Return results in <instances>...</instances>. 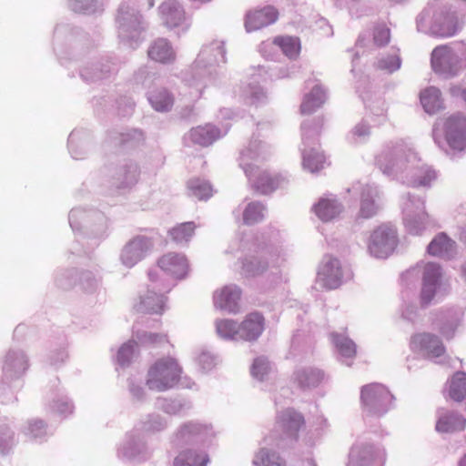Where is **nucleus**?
<instances>
[{"instance_id": "53", "label": "nucleus", "mask_w": 466, "mask_h": 466, "mask_svg": "<svg viewBox=\"0 0 466 466\" xmlns=\"http://www.w3.org/2000/svg\"><path fill=\"white\" fill-rule=\"evenodd\" d=\"M409 201L411 203V204H414L413 203V200L411 199L410 196L409 197Z\"/></svg>"}, {"instance_id": "31", "label": "nucleus", "mask_w": 466, "mask_h": 466, "mask_svg": "<svg viewBox=\"0 0 466 466\" xmlns=\"http://www.w3.org/2000/svg\"><path fill=\"white\" fill-rule=\"evenodd\" d=\"M264 206L258 202L249 203L243 212L244 223L253 225L261 221L264 218Z\"/></svg>"}, {"instance_id": "3", "label": "nucleus", "mask_w": 466, "mask_h": 466, "mask_svg": "<svg viewBox=\"0 0 466 466\" xmlns=\"http://www.w3.org/2000/svg\"><path fill=\"white\" fill-rule=\"evenodd\" d=\"M462 24L455 12L441 9L434 14L430 31L436 36L450 37L461 28Z\"/></svg>"}, {"instance_id": "29", "label": "nucleus", "mask_w": 466, "mask_h": 466, "mask_svg": "<svg viewBox=\"0 0 466 466\" xmlns=\"http://www.w3.org/2000/svg\"><path fill=\"white\" fill-rule=\"evenodd\" d=\"M194 222H185L174 227L170 231V237L176 242H187L195 233Z\"/></svg>"}, {"instance_id": "42", "label": "nucleus", "mask_w": 466, "mask_h": 466, "mask_svg": "<svg viewBox=\"0 0 466 466\" xmlns=\"http://www.w3.org/2000/svg\"><path fill=\"white\" fill-rule=\"evenodd\" d=\"M375 203L370 198V193L368 191L367 193H362L361 204H360V215L363 218H370L371 215L375 214Z\"/></svg>"}, {"instance_id": "43", "label": "nucleus", "mask_w": 466, "mask_h": 466, "mask_svg": "<svg viewBox=\"0 0 466 466\" xmlns=\"http://www.w3.org/2000/svg\"><path fill=\"white\" fill-rule=\"evenodd\" d=\"M137 343L135 341H128L125 343L118 350L117 360L121 364L127 362L134 354Z\"/></svg>"}, {"instance_id": "17", "label": "nucleus", "mask_w": 466, "mask_h": 466, "mask_svg": "<svg viewBox=\"0 0 466 466\" xmlns=\"http://www.w3.org/2000/svg\"><path fill=\"white\" fill-rule=\"evenodd\" d=\"M159 267L166 272L175 276L176 278H182L187 271V262L184 256L177 254H167L163 256L158 261Z\"/></svg>"}, {"instance_id": "16", "label": "nucleus", "mask_w": 466, "mask_h": 466, "mask_svg": "<svg viewBox=\"0 0 466 466\" xmlns=\"http://www.w3.org/2000/svg\"><path fill=\"white\" fill-rule=\"evenodd\" d=\"M148 57L157 63L167 64L175 60L176 55L166 39L160 38L154 41L147 50Z\"/></svg>"}, {"instance_id": "22", "label": "nucleus", "mask_w": 466, "mask_h": 466, "mask_svg": "<svg viewBox=\"0 0 466 466\" xmlns=\"http://www.w3.org/2000/svg\"><path fill=\"white\" fill-rule=\"evenodd\" d=\"M316 215L323 221H329L341 211V206L334 199L321 198L314 207Z\"/></svg>"}, {"instance_id": "48", "label": "nucleus", "mask_w": 466, "mask_h": 466, "mask_svg": "<svg viewBox=\"0 0 466 466\" xmlns=\"http://www.w3.org/2000/svg\"><path fill=\"white\" fill-rule=\"evenodd\" d=\"M451 92L453 96L461 95V98L466 102V89L461 90L460 87H451Z\"/></svg>"}, {"instance_id": "4", "label": "nucleus", "mask_w": 466, "mask_h": 466, "mask_svg": "<svg viewBox=\"0 0 466 466\" xmlns=\"http://www.w3.org/2000/svg\"><path fill=\"white\" fill-rule=\"evenodd\" d=\"M441 279L442 269L439 264L429 262L424 266L422 288L420 292V302L422 307H425L431 302L438 289L441 287Z\"/></svg>"}, {"instance_id": "15", "label": "nucleus", "mask_w": 466, "mask_h": 466, "mask_svg": "<svg viewBox=\"0 0 466 466\" xmlns=\"http://www.w3.org/2000/svg\"><path fill=\"white\" fill-rule=\"evenodd\" d=\"M159 10L164 24L169 28L179 26L185 21V12L175 1L164 2Z\"/></svg>"}, {"instance_id": "19", "label": "nucleus", "mask_w": 466, "mask_h": 466, "mask_svg": "<svg viewBox=\"0 0 466 466\" xmlns=\"http://www.w3.org/2000/svg\"><path fill=\"white\" fill-rule=\"evenodd\" d=\"M415 206L418 213L411 214L407 210L404 221L409 233L412 235H420L425 228L428 215L423 211L424 202L422 200L417 199Z\"/></svg>"}, {"instance_id": "34", "label": "nucleus", "mask_w": 466, "mask_h": 466, "mask_svg": "<svg viewBox=\"0 0 466 466\" xmlns=\"http://www.w3.org/2000/svg\"><path fill=\"white\" fill-rule=\"evenodd\" d=\"M255 463L258 466H285L284 461L275 452L261 449L256 455Z\"/></svg>"}, {"instance_id": "12", "label": "nucleus", "mask_w": 466, "mask_h": 466, "mask_svg": "<svg viewBox=\"0 0 466 466\" xmlns=\"http://www.w3.org/2000/svg\"><path fill=\"white\" fill-rule=\"evenodd\" d=\"M241 291L237 286H226L214 294V304L216 307L235 313L238 309V301Z\"/></svg>"}, {"instance_id": "26", "label": "nucleus", "mask_w": 466, "mask_h": 466, "mask_svg": "<svg viewBox=\"0 0 466 466\" xmlns=\"http://www.w3.org/2000/svg\"><path fill=\"white\" fill-rule=\"evenodd\" d=\"M450 397L458 402L462 401L466 398V373L462 371L456 372L450 385Z\"/></svg>"}, {"instance_id": "47", "label": "nucleus", "mask_w": 466, "mask_h": 466, "mask_svg": "<svg viewBox=\"0 0 466 466\" xmlns=\"http://www.w3.org/2000/svg\"><path fill=\"white\" fill-rule=\"evenodd\" d=\"M376 238H377L376 234H372L370 236V240L369 243V249H370V253L374 254L375 256L377 255V252H378V245L376 242Z\"/></svg>"}, {"instance_id": "37", "label": "nucleus", "mask_w": 466, "mask_h": 466, "mask_svg": "<svg viewBox=\"0 0 466 466\" xmlns=\"http://www.w3.org/2000/svg\"><path fill=\"white\" fill-rule=\"evenodd\" d=\"M436 178L435 171L430 167L420 170L419 174L410 181V184L414 187H429L431 182Z\"/></svg>"}, {"instance_id": "54", "label": "nucleus", "mask_w": 466, "mask_h": 466, "mask_svg": "<svg viewBox=\"0 0 466 466\" xmlns=\"http://www.w3.org/2000/svg\"><path fill=\"white\" fill-rule=\"evenodd\" d=\"M157 335H150V338H157Z\"/></svg>"}, {"instance_id": "6", "label": "nucleus", "mask_w": 466, "mask_h": 466, "mask_svg": "<svg viewBox=\"0 0 466 466\" xmlns=\"http://www.w3.org/2000/svg\"><path fill=\"white\" fill-rule=\"evenodd\" d=\"M446 140L449 146L461 151L466 148V116H452L445 123Z\"/></svg>"}, {"instance_id": "9", "label": "nucleus", "mask_w": 466, "mask_h": 466, "mask_svg": "<svg viewBox=\"0 0 466 466\" xmlns=\"http://www.w3.org/2000/svg\"><path fill=\"white\" fill-rule=\"evenodd\" d=\"M151 248V242L144 237L134 238L122 250L121 258L128 267L141 260Z\"/></svg>"}, {"instance_id": "50", "label": "nucleus", "mask_w": 466, "mask_h": 466, "mask_svg": "<svg viewBox=\"0 0 466 466\" xmlns=\"http://www.w3.org/2000/svg\"><path fill=\"white\" fill-rule=\"evenodd\" d=\"M380 399L383 398V399H392L393 397L391 395H390V392L386 390H382V387L380 386Z\"/></svg>"}, {"instance_id": "36", "label": "nucleus", "mask_w": 466, "mask_h": 466, "mask_svg": "<svg viewBox=\"0 0 466 466\" xmlns=\"http://www.w3.org/2000/svg\"><path fill=\"white\" fill-rule=\"evenodd\" d=\"M141 304L143 312L158 313L163 309V298L156 293H151L141 300Z\"/></svg>"}, {"instance_id": "38", "label": "nucleus", "mask_w": 466, "mask_h": 466, "mask_svg": "<svg viewBox=\"0 0 466 466\" xmlns=\"http://www.w3.org/2000/svg\"><path fill=\"white\" fill-rule=\"evenodd\" d=\"M325 157L321 153L308 154L304 156L303 165L310 172H317L323 168Z\"/></svg>"}, {"instance_id": "30", "label": "nucleus", "mask_w": 466, "mask_h": 466, "mask_svg": "<svg viewBox=\"0 0 466 466\" xmlns=\"http://www.w3.org/2000/svg\"><path fill=\"white\" fill-rule=\"evenodd\" d=\"M333 342L339 354L344 358H353L357 353L355 343L349 338L339 334L332 336Z\"/></svg>"}, {"instance_id": "23", "label": "nucleus", "mask_w": 466, "mask_h": 466, "mask_svg": "<svg viewBox=\"0 0 466 466\" xmlns=\"http://www.w3.org/2000/svg\"><path fill=\"white\" fill-rule=\"evenodd\" d=\"M209 459L206 453L187 450L181 451L174 461V466H207Z\"/></svg>"}, {"instance_id": "24", "label": "nucleus", "mask_w": 466, "mask_h": 466, "mask_svg": "<svg viewBox=\"0 0 466 466\" xmlns=\"http://www.w3.org/2000/svg\"><path fill=\"white\" fill-rule=\"evenodd\" d=\"M420 103L424 110L429 114H434L442 107L441 91L431 86L420 93Z\"/></svg>"}, {"instance_id": "20", "label": "nucleus", "mask_w": 466, "mask_h": 466, "mask_svg": "<svg viewBox=\"0 0 466 466\" xmlns=\"http://www.w3.org/2000/svg\"><path fill=\"white\" fill-rule=\"evenodd\" d=\"M466 419L454 412H448L441 415L436 423V431L441 433H452L464 430Z\"/></svg>"}, {"instance_id": "45", "label": "nucleus", "mask_w": 466, "mask_h": 466, "mask_svg": "<svg viewBox=\"0 0 466 466\" xmlns=\"http://www.w3.org/2000/svg\"><path fill=\"white\" fill-rule=\"evenodd\" d=\"M390 38V29L388 27H380V46L389 44Z\"/></svg>"}, {"instance_id": "40", "label": "nucleus", "mask_w": 466, "mask_h": 466, "mask_svg": "<svg viewBox=\"0 0 466 466\" xmlns=\"http://www.w3.org/2000/svg\"><path fill=\"white\" fill-rule=\"evenodd\" d=\"M319 374L315 371H299L297 374V380L301 388L315 387L319 382Z\"/></svg>"}, {"instance_id": "25", "label": "nucleus", "mask_w": 466, "mask_h": 466, "mask_svg": "<svg viewBox=\"0 0 466 466\" xmlns=\"http://www.w3.org/2000/svg\"><path fill=\"white\" fill-rule=\"evenodd\" d=\"M272 42L289 58H297L300 53V40L297 36L279 35Z\"/></svg>"}, {"instance_id": "13", "label": "nucleus", "mask_w": 466, "mask_h": 466, "mask_svg": "<svg viewBox=\"0 0 466 466\" xmlns=\"http://www.w3.org/2000/svg\"><path fill=\"white\" fill-rule=\"evenodd\" d=\"M239 329L240 339L248 341L256 340L264 330V318L260 313H250L239 325Z\"/></svg>"}, {"instance_id": "46", "label": "nucleus", "mask_w": 466, "mask_h": 466, "mask_svg": "<svg viewBox=\"0 0 466 466\" xmlns=\"http://www.w3.org/2000/svg\"><path fill=\"white\" fill-rule=\"evenodd\" d=\"M197 427L193 426V425H185L181 428V430L179 431L178 434L181 438H184L186 437L187 434H190V433H193V432H196L197 431Z\"/></svg>"}, {"instance_id": "2", "label": "nucleus", "mask_w": 466, "mask_h": 466, "mask_svg": "<svg viewBox=\"0 0 466 466\" xmlns=\"http://www.w3.org/2000/svg\"><path fill=\"white\" fill-rule=\"evenodd\" d=\"M431 66L445 78L456 76L462 67L459 56L448 46H439L431 53Z\"/></svg>"}, {"instance_id": "51", "label": "nucleus", "mask_w": 466, "mask_h": 466, "mask_svg": "<svg viewBox=\"0 0 466 466\" xmlns=\"http://www.w3.org/2000/svg\"><path fill=\"white\" fill-rule=\"evenodd\" d=\"M146 8L150 9L154 6V0H146Z\"/></svg>"}, {"instance_id": "27", "label": "nucleus", "mask_w": 466, "mask_h": 466, "mask_svg": "<svg viewBox=\"0 0 466 466\" xmlns=\"http://www.w3.org/2000/svg\"><path fill=\"white\" fill-rule=\"evenodd\" d=\"M324 91L319 86L312 88L301 104L300 110L302 114H310L319 108L324 102Z\"/></svg>"}, {"instance_id": "32", "label": "nucleus", "mask_w": 466, "mask_h": 466, "mask_svg": "<svg viewBox=\"0 0 466 466\" xmlns=\"http://www.w3.org/2000/svg\"><path fill=\"white\" fill-rule=\"evenodd\" d=\"M187 187L192 195L198 199H207L212 196V187L209 183L193 178L188 181Z\"/></svg>"}, {"instance_id": "52", "label": "nucleus", "mask_w": 466, "mask_h": 466, "mask_svg": "<svg viewBox=\"0 0 466 466\" xmlns=\"http://www.w3.org/2000/svg\"><path fill=\"white\" fill-rule=\"evenodd\" d=\"M459 466H466V455L461 460Z\"/></svg>"}, {"instance_id": "49", "label": "nucleus", "mask_w": 466, "mask_h": 466, "mask_svg": "<svg viewBox=\"0 0 466 466\" xmlns=\"http://www.w3.org/2000/svg\"><path fill=\"white\" fill-rule=\"evenodd\" d=\"M370 393H371L370 387H365L362 389L361 399L363 400V401L368 402L370 400Z\"/></svg>"}, {"instance_id": "11", "label": "nucleus", "mask_w": 466, "mask_h": 466, "mask_svg": "<svg viewBox=\"0 0 466 466\" xmlns=\"http://www.w3.org/2000/svg\"><path fill=\"white\" fill-rule=\"evenodd\" d=\"M411 346L414 350L423 351L431 358L440 357L445 351V348L439 337L430 333L413 336L411 339Z\"/></svg>"}, {"instance_id": "28", "label": "nucleus", "mask_w": 466, "mask_h": 466, "mask_svg": "<svg viewBox=\"0 0 466 466\" xmlns=\"http://www.w3.org/2000/svg\"><path fill=\"white\" fill-rule=\"evenodd\" d=\"M149 101L157 111H168L174 104L173 96L167 90H157L150 95Z\"/></svg>"}, {"instance_id": "44", "label": "nucleus", "mask_w": 466, "mask_h": 466, "mask_svg": "<svg viewBox=\"0 0 466 466\" xmlns=\"http://www.w3.org/2000/svg\"><path fill=\"white\" fill-rule=\"evenodd\" d=\"M268 370V363L263 359H256L252 365L251 372L257 378H261Z\"/></svg>"}, {"instance_id": "33", "label": "nucleus", "mask_w": 466, "mask_h": 466, "mask_svg": "<svg viewBox=\"0 0 466 466\" xmlns=\"http://www.w3.org/2000/svg\"><path fill=\"white\" fill-rule=\"evenodd\" d=\"M217 331L219 336L225 339H237L236 336H240L239 325L231 319H221L216 324Z\"/></svg>"}, {"instance_id": "21", "label": "nucleus", "mask_w": 466, "mask_h": 466, "mask_svg": "<svg viewBox=\"0 0 466 466\" xmlns=\"http://www.w3.org/2000/svg\"><path fill=\"white\" fill-rule=\"evenodd\" d=\"M219 136L218 128L211 125L199 126L192 128L189 132L190 140L203 147L211 145Z\"/></svg>"}, {"instance_id": "39", "label": "nucleus", "mask_w": 466, "mask_h": 466, "mask_svg": "<svg viewBox=\"0 0 466 466\" xmlns=\"http://www.w3.org/2000/svg\"><path fill=\"white\" fill-rule=\"evenodd\" d=\"M400 66L401 60L397 52L380 58V70L386 71L388 74H392L399 70Z\"/></svg>"}, {"instance_id": "35", "label": "nucleus", "mask_w": 466, "mask_h": 466, "mask_svg": "<svg viewBox=\"0 0 466 466\" xmlns=\"http://www.w3.org/2000/svg\"><path fill=\"white\" fill-rule=\"evenodd\" d=\"M388 163L386 164L383 173L386 175H392L397 170L401 169L404 165L403 150L400 147H397L394 150L393 155L386 157Z\"/></svg>"}, {"instance_id": "8", "label": "nucleus", "mask_w": 466, "mask_h": 466, "mask_svg": "<svg viewBox=\"0 0 466 466\" xmlns=\"http://www.w3.org/2000/svg\"><path fill=\"white\" fill-rule=\"evenodd\" d=\"M342 272L336 258H328L318 273V281L328 289H337L341 283Z\"/></svg>"}, {"instance_id": "10", "label": "nucleus", "mask_w": 466, "mask_h": 466, "mask_svg": "<svg viewBox=\"0 0 466 466\" xmlns=\"http://www.w3.org/2000/svg\"><path fill=\"white\" fill-rule=\"evenodd\" d=\"M277 423L283 433L293 440H297L299 431L305 425V420L295 410L288 409L279 415Z\"/></svg>"}, {"instance_id": "14", "label": "nucleus", "mask_w": 466, "mask_h": 466, "mask_svg": "<svg viewBox=\"0 0 466 466\" xmlns=\"http://www.w3.org/2000/svg\"><path fill=\"white\" fill-rule=\"evenodd\" d=\"M431 255L451 259L456 253V243L445 233L438 234L428 245Z\"/></svg>"}, {"instance_id": "1", "label": "nucleus", "mask_w": 466, "mask_h": 466, "mask_svg": "<svg viewBox=\"0 0 466 466\" xmlns=\"http://www.w3.org/2000/svg\"><path fill=\"white\" fill-rule=\"evenodd\" d=\"M181 368L173 358H163L152 364L147 371V386L157 391L174 387L179 380Z\"/></svg>"}, {"instance_id": "41", "label": "nucleus", "mask_w": 466, "mask_h": 466, "mask_svg": "<svg viewBox=\"0 0 466 466\" xmlns=\"http://www.w3.org/2000/svg\"><path fill=\"white\" fill-rule=\"evenodd\" d=\"M46 425L41 420H33L28 422L25 434L30 439H35L45 434Z\"/></svg>"}, {"instance_id": "5", "label": "nucleus", "mask_w": 466, "mask_h": 466, "mask_svg": "<svg viewBox=\"0 0 466 466\" xmlns=\"http://www.w3.org/2000/svg\"><path fill=\"white\" fill-rule=\"evenodd\" d=\"M245 173L253 188L261 194L273 192L284 182L280 176L272 175L266 170H260L258 167L246 168Z\"/></svg>"}, {"instance_id": "7", "label": "nucleus", "mask_w": 466, "mask_h": 466, "mask_svg": "<svg viewBox=\"0 0 466 466\" xmlns=\"http://www.w3.org/2000/svg\"><path fill=\"white\" fill-rule=\"evenodd\" d=\"M279 19V11L272 5L249 10L245 15V28L248 32L259 30L274 24Z\"/></svg>"}, {"instance_id": "18", "label": "nucleus", "mask_w": 466, "mask_h": 466, "mask_svg": "<svg viewBox=\"0 0 466 466\" xmlns=\"http://www.w3.org/2000/svg\"><path fill=\"white\" fill-rule=\"evenodd\" d=\"M399 244L397 229L391 224L380 225V258L390 256Z\"/></svg>"}]
</instances>
